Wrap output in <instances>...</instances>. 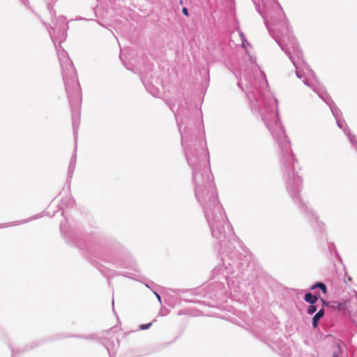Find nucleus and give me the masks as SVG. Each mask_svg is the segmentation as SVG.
I'll return each mask as SVG.
<instances>
[{"label": "nucleus", "instance_id": "nucleus-5", "mask_svg": "<svg viewBox=\"0 0 357 357\" xmlns=\"http://www.w3.org/2000/svg\"><path fill=\"white\" fill-rule=\"evenodd\" d=\"M151 325H152V323H149L147 324H142L139 326V328L141 330H146V329H148Z\"/></svg>", "mask_w": 357, "mask_h": 357}, {"label": "nucleus", "instance_id": "nucleus-7", "mask_svg": "<svg viewBox=\"0 0 357 357\" xmlns=\"http://www.w3.org/2000/svg\"><path fill=\"white\" fill-rule=\"evenodd\" d=\"M155 294L156 296V298H158V299L160 301V296L157 293H155Z\"/></svg>", "mask_w": 357, "mask_h": 357}, {"label": "nucleus", "instance_id": "nucleus-3", "mask_svg": "<svg viewBox=\"0 0 357 357\" xmlns=\"http://www.w3.org/2000/svg\"><path fill=\"white\" fill-rule=\"evenodd\" d=\"M316 288H320L321 289V291H323L324 294H326L327 293V289H326V285L322 283V282H317L315 284H314L312 287V289H314Z\"/></svg>", "mask_w": 357, "mask_h": 357}, {"label": "nucleus", "instance_id": "nucleus-2", "mask_svg": "<svg viewBox=\"0 0 357 357\" xmlns=\"http://www.w3.org/2000/svg\"><path fill=\"white\" fill-rule=\"evenodd\" d=\"M304 299L310 304H314L318 301V297L315 295H312L310 293H307L305 295Z\"/></svg>", "mask_w": 357, "mask_h": 357}, {"label": "nucleus", "instance_id": "nucleus-4", "mask_svg": "<svg viewBox=\"0 0 357 357\" xmlns=\"http://www.w3.org/2000/svg\"><path fill=\"white\" fill-rule=\"evenodd\" d=\"M316 310H317V307H316V305H314V304H311V305L308 307V308H307V314H312L313 313H314V312H316Z\"/></svg>", "mask_w": 357, "mask_h": 357}, {"label": "nucleus", "instance_id": "nucleus-8", "mask_svg": "<svg viewBox=\"0 0 357 357\" xmlns=\"http://www.w3.org/2000/svg\"><path fill=\"white\" fill-rule=\"evenodd\" d=\"M338 308L339 309H342L343 308V305L342 304H339Z\"/></svg>", "mask_w": 357, "mask_h": 357}, {"label": "nucleus", "instance_id": "nucleus-6", "mask_svg": "<svg viewBox=\"0 0 357 357\" xmlns=\"http://www.w3.org/2000/svg\"><path fill=\"white\" fill-rule=\"evenodd\" d=\"M182 12H183V13L185 15L188 16V9H187L186 8H185V7H184V8H182Z\"/></svg>", "mask_w": 357, "mask_h": 357}, {"label": "nucleus", "instance_id": "nucleus-1", "mask_svg": "<svg viewBox=\"0 0 357 357\" xmlns=\"http://www.w3.org/2000/svg\"><path fill=\"white\" fill-rule=\"evenodd\" d=\"M324 315V309L322 308L318 311V312L312 318V325L314 328L317 326L318 321L322 318Z\"/></svg>", "mask_w": 357, "mask_h": 357}]
</instances>
